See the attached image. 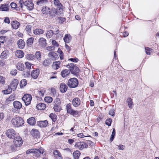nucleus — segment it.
Returning <instances> with one entry per match:
<instances>
[{"instance_id": "f257e3e1", "label": "nucleus", "mask_w": 159, "mask_h": 159, "mask_svg": "<svg viewBox=\"0 0 159 159\" xmlns=\"http://www.w3.org/2000/svg\"><path fill=\"white\" fill-rule=\"evenodd\" d=\"M11 122L14 125L19 127L24 124V121L21 117L17 116L12 118L11 120Z\"/></svg>"}, {"instance_id": "f03ea898", "label": "nucleus", "mask_w": 159, "mask_h": 159, "mask_svg": "<svg viewBox=\"0 0 159 159\" xmlns=\"http://www.w3.org/2000/svg\"><path fill=\"white\" fill-rule=\"evenodd\" d=\"M44 152V149L41 148L39 149H33L28 150L27 151L26 154H28L30 153H34V156L38 157L41 154H43Z\"/></svg>"}, {"instance_id": "7ed1b4c3", "label": "nucleus", "mask_w": 159, "mask_h": 159, "mask_svg": "<svg viewBox=\"0 0 159 159\" xmlns=\"http://www.w3.org/2000/svg\"><path fill=\"white\" fill-rule=\"evenodd\" d=\"M78 80L75 78H73L69 80L67 85L69 87L71 88L76 87L78 85Z\"/></svg>"}, {"instance_id": "20e7f679", "label": "nucleus", "mask_w": 159, "mask_h": 159, "mask_svg": "<svg viewBox=\"0 0 159 159\" xmlns=\"http://www.w3.org/2000/svg\"><path fill=\"white\" fill-rule=\"evenodd\" d=\"M54 109L56 112H59L61 110V101L59 98H57L54 101Z\"/></svg>"}, {"instance_id": "39448f33", "label": "nucleus", "mask_w": 159, "mask_h": 159, "mask_svg": "<svg viewBox=\"0 0 159 159\" xmlns=\"http://www.w3.org/2000/svg\"><path fill=\"white\" fill-rule=\"evenodd\" d=\"M22 99L24 101L26 105H28L30 103L32 100L31 96L30 94H25L23 97Z\"/></svg>"}, {"instance_id": "423d86ee", "label": "nucleus", "mask_w": 159, "mask_h": 159, "mask_svg": "<svg viewBox=\"0 0 159 159\" xmlns=\"http://www.w3.org/2000/svg\"><path fill=\"white\" fill-rule=\"evenodd\" d=\"M75 146L77 148L81 150L84 148H87L88 145L87 143L83 142H80L76 143Z\"/></svg>"}, {"instance_id": "0eeeda50", "label": "nucleus", "mask_w": 159, "mask_h": 159, "mask_svg": "<svg viewBox=\"0 0 159 159\" xmlns=\"http://www.w3.org/2000/svg\"><path fill=\"white\" fill-rule=\"evenodd\" d=\"M7 136L10 139H13L16 135V133L15 130L12 129H8L6 133Z\"/></svg>"}, {"instance_id": "6e6552de", "label": "nucleus", "mask_w": 159, "mask_h": 159, "mask_svg": "<svg viewBox=\"0 0 159 159\" xmlns=\"http://www.w3.org/2000/svg\"><path fill=\"white\" fill-rule=\"evenodd\" d=\"M14 143L16 146L20 147L22 144V138L19 136L14 138Z\"/></svg>"}, {"instance_id": "1a4fd4ad", "label": "nucleus", "mask_w": 159, "mask_h": 159, "mask_svg": "<svg viewBox=\"0 0 159 159\" xmlns=\"http://www.w3.org/2000/svg\"><path fill=\"white\" fill-rule=\"evenodd\" d=\"M24 6L26 7L28 10H31L34 7V4L31 1H26L24 2Z\"/></svg>"}, {"instance_id": "9d476101", "label": "nucleus", "mask_w": 159, "mask_h": 159, "mask_svg": "<svg viewBox=\"0 0 159 159\" xmlns=\"http://www.w3.org/2000/svg\"><path fill=\"white\" fill-rule=\"evenodd\" d=\"M18 84V81L16 79H14L10 84V85L13 89V91H14L16 89Z\"/></svg>"}, {"instance_id": "9b49d317", "label": "nucleus", "mask_w": 159, "mask_h": 159, "mask_svg": "<svg viewBox=\"0 0 159 159\" xmlns=\"http://www.w3.org/2000/svg\"><path fill=\"white\" fill-rule=\"evenodd\" d=\"M68 87L64 83H62L60 84V90L62 93H64L66 92L67 89Z\"/></svg>"}, {"instance_id": "f8f14e48", "label": "nucleus", "mask_w": 159, "mask_h": 159, "mask_svg": "<svg viewBox=\"0 0 159 159\" xmlns=\"http://www.w3.org/2000/svg\"><path fill=\"white\" fill-rule=\"evenodd\" d=\"M48 56L53 61L56 60L58 58V56L55 52H50L48 54Z\"/></svg>"}, {"instance_id": "ddd939ff", "label": "nucleus", "mask_w": 159, "mask_h": 159, "mask_svg": "<svg viewBox=\"0 0 159 159\" xmlns=\"http://www.w3.org/2000/svg\"><path fill=\"white\" fill-rule=\"evenodd\" d=\"M13 106L16 110L18 111L22 107L21 103L18 101H15L13 103Z\"/></svg>"}, {"instance_id": "4468645a", "label": "nucleus", "mask_w": 159, "mask_h": 159, "mask_svg": "<svg viewBox=\"0 0 159 159\" xmlns=\"http://www.w3.org/2000/svg\"><path fill=\"white\" fill-rule=\"evenodd\" d=\"M31 133L32 136L35 138H39L40 136V133L39 131L36 129H32L31 131Z\"/></svg>"}, {"instance_id": "2eb2a0df", "label": "nucleus", "mask_w": 159, "mask_h": 159, "mask_svg": "<svg viewBox=\"0 0 159 159\" xmlns=\"http://www.w3.org/2000/svg\"><path fill=\"white\" fill-rule=\"evenodd\" d=\"M72 103L74 107H78L80 104V100L78 98H75L72 101Z\"/></svg>"}, {"instance_id": "dca6fc26", "label": "nucleus", "mask_w": 159, "mask_h": 159, "mask_svg": "<svg viewBox=\"0 0 159 159\" xmlns=\"http://www.w3.org/2000/svg\"><path fill=\"white\" fill-rule=\"evenodd\" d=\"M39 73V70L37 69L32 71L31 73V76L33 78L36 79L38 77Z\"/></svg>"}, {"instance_id": "f3484780", "label": "nucleus", "mask_w": 159, "mask_h": 159, "mask_svg": "<svg viewBox=\"0 0 159 159\" xmlns=\"http://www.w3.org/2000/svg\"><path fill=\"white\" fill-rule=\"evenodd\" d=\"M48 124V122L47 120L40 121L37 123L38 125L41 127H44L46 126Z\"/></svg>"}, {"instance_id": "a211bd4d", "label": "nucleus", "mask_w": 159, "mask_h": 159, "mask_svg": "<svg viewBox=\"0 0 159 159\" xmlns=\"http://www.w3.org/2000/svg\"><path fill=\"white\" fill-rule=\"evenodd\" d=\"M39 43L42 47H44L46 46V40L44 38H40L39 39Z\"/></svg>"}, {"instance_id": "6ab92c4d", "label": "nucleus", "mask_w": 159, "mask_h": 159, "mask_svg": "<svg viewBox=\"0 0 159 159\" xmlns=\"http://www.w3.org/2000/svg\"><path fill=\"white\" fill-rule=\"evenodd\" d=\"M49 14L52 18L55 17L56 16V15H57L56 10L54 8H52V9H50V11H49Z\"/></svg>"}, {"instance_id": "aec40b11", "label": "nucleus", "mask_w": 159, "mask_h": 159, "mask_svg": "<svg viewBox=\"0 0 159 159\" xmlns=\"http://www.w3.org/2000/svg\"><path fill=\"white\" fill-rule=\"evenodd\" d=\"M15 55L17 57L21 58L24 57V53L21 50H19L16 52Z\"/></svg>"}, {"instance_id": "412c9836", "label": "nucleus", "mask_w": 159, "mask_h": 159, "mask_svg": "<svg viewBox=\"0 0 159 159\" xmlns=\"http://www.w3.org/2000/svg\"><path fill=\"white\" fill-rule=\"evenodd\" d=\"M53 153L54 156L57 159H62L61 154L58 150L54 151Z\"/></svg>"}, {"instance_id": "4be33fe9", "label": "nucleus", "mask_w": 159, "mask_h": 159, "mask_svg": "<svg viewBox=\"0 0 159 159\" xmlns=\"http://www.w3.org/2000/svg\"><path fill=\"white\" fill-rule=\"evenodd\" d=\"M27 121L28 124L31 125H34L36 123L35 119L34 117L29 118L27 120Z\"/></svg>"}, {"instance_id": "5701e85b", "label": "nucleus", "mask_w": 159, "mask_h": 159, "mask_svg": "<svg viewBox=\"0 0 159 159\" xmlns=\"http://www.w3.org/2000/svg\"><path fill=\"white\" fill-rule=\"evenodd\" d=\"M17 45L19 48L22 49L25 46V43L23 40L20 39L18 41Z\"/></svg>"}, {"instance_id": "b1692460", "label": "nucleus", "mask_w": 159, "mask_h": 159, "mask_svg": "<svg viewBox=\"0 0 159 159\" xmlns=\"http://www.w3.org/2000/svg\"><path fill=\"white\" fill-rule=\"evenodd\" d=\"M20 23L17 21H13L11 23L12 27L15 29H18L20 25Z\"/></svg>"}, {"instance_id": "393cba45", "label": "nucleus", "mask_w": 159, "mask_h": 159, "mask_svg": "<svg viewBox=\"0 0 159 159\" xmlns=\"http://www.w3.org/2000/svg\"><path fill=\"white\" fill-rule=\"evenodd\" d=\"M61 63L59 61L54 62L52 64L53 68L55 70L58 69Z\"/></svg>"}, {"instance_id": "a878e982", "label": "nucleus", "mask_w": 159, "mask_h": 159, "mask_svg": "<svg viewBox=\"0 0 159 159\" xmlns=\"http://www.w3.org/2000/svg\"><path fill=\"white\" fill-rule=\"evenodd\" d=\"M9 5L8 4H3L1 5L0 9L2 11H7L9 10Z\"/></svg>"}, {"instance_id": "bb28decb", "label": "nucleus", "mask_w": 159, "mask_h": 159, "mask_svg": "<svg viewBox=\"0 0 159 159\" xmlns=\"http://www.w3.org/2000/svg\"><path fill=\"white\" fill-rule=\"evenodd\" d=\"M36 107L38 110H43L46 107V105L43 103H39L37 105Z\"/></svg>"}, {"instance_id": "cd10ccee", "label": "nucleus", "mask_w": 159, "mask_h": 159, "mask_svg": "<svg viewBox=\"0 0 159 159\" xmlns=\"http://www.w3.org/2000/svg\"><path fill=\"white\" fill-rule=\"evenodd\" d=\"M50 9L48 7H43L42 9V12L43 14H49V11H50Z\"/></svg>"}, {"instance_id": "c85d7f7f", "label": "nucleus", "mask_w": 159, "mask_h": 159, "mask_svg": "<svg viewBox=\"0 0 159 159\" xmlns=\"http://www.w3.org/2000/svg\"><path fill=\"white\" fill-rule=\"evenodd\" d=\"M17 69L20 70H23L24 69V65L23 63L18 62L16 65Z\"/></svg>"}, {"instance_id": "c756f323", "label": "nucleus", "mask_w": 159, "mask_h": 159, "mask_svg": "<svg viewBox=\"0 0 159 159\" xmlns=\"http://www.w3.org/2000/svg\"><path fill=\"white\" fill-rule=\"evenodd\" d=\"M75 65L73 63L69 64L67 65L66 67L69 69L70 72L72 73H74V68Z\"/></svg>"}, {"instance_id": "7c9ffc66", "label": "nucleus", "mask_w": 159, "mask_h": 159, "mask_svg": "<svg viewBox=\"0 0 159 159\" xmlns=\"http://www.w3.org/2000/svg\"><path fill=\"white\" fill-rule=\"evenodd\" d=\"M52 63L51 61V60L49 59H47L45 60L43 63V64L44 66H48L50 65Z\"/></svg>"}, {"instance_id": "2f4dec72", "label": "nucleus", "mask_w": 159, "mask_h": 159, "mask_svg": "<svg viewBox=\"0 0 159 159\" xmlns=\"http://www.w3.org/2000/svg\"><path fill=\"white\" fill-rule=\"evenodd\" d=\"M70 73V71L69 70L67 69H65L62 71L61 72V75L63 77H65L68 75Z\"/></svg>"}, {"instance_id": "473e14b6", "label": "nucleus", "mask_w": 159, "mask_h": 159, "mask_svg": "<svg viewBox=\"0 0 159 159\" xmlns=\"http://www.w3.org/2000/svg\"><path fill=\"white\" fill-rule=\"evenodd\" d=\"M44 30L40 29H36L34 31V33L36 35H39L43 33Z\"/></svg>"}, {"instance_id": "72a5a7b5", "label": "nucleus", "mask_w": 159, "mask_h": 159, "mask_svg": "<svg viewBox=\"0 0 159 159\" xmlns=\"http://www.w3.org/2000/svg\"><path fill=\"white\" fill-rule=\"evenodd\" d=\"M66 108L67 110V113L70 114L74 110L71 108V105L70 103L67 104L66 106Z\"/></svg>"}, {"instance_id": "f704fd0d", "label": "nucleus", "mask_w": 159, "mask_h": 159, "mask_svg": "<svg viewBox=\"0 0 159 159\" xmlns=\"http://www.w3.org/2000/svg\"><path fill=\"white\" fill-rule=\"evenodd\" d=\"M12 90H13V89L9 85L8 86L7 89L6 90L3 91V92L5 94H8L11 93Z\"/></svg>"}, {"instance_id": "c9c22d12", "label": "nucleus", "mask_w": 159, "mask_h": 159, "mask_svg": "<svg viewBox=\"0 0 159 159\" xmlns=\"http://www.w3.org/2000/svg\"><path fill=\"white\" fill-rule=\"evenodd\" d=\"M80 153L78 150H76L74 152L73 154V155L74 159H78Z\"/></svg>"}, {"instance_id": "e433bc0d", "label": "nucleus", "mask_w": 159, "mask_h": 159, "mask_svg": "<svg viewBox=\"0 0 159 159\" xmlns=\"http://www.w3.org/2000/svg\"><path fill=\"white\" fill-rule=\"evenodd\" d=\"M48 2V0H39L37 2V4L38 5L42 6L47 3Z\"/></svg>"}, {"instance_id": "4c0bfd02", "label": "nucleus", "mask_w": 159, "mask_h": 159, "mask_svg": "<svg viewBox=\"0 0 159 159\" xmlns=\"http://www.w3.org/2000/svg\"><path fill=\"white\" fill-rule=\"evenodd\" d=\"M127 102L128 103L129 107L130 109L132 108L133 107V104L131 98H128L127 99Z\"/></svg>"}, {"instance_id": "58836bf2", "label": "nucleus", "mask_w": 159, "mask_h": 159, "mask_svg": "<svg viewBox=\"0 0 159 159\" xmlns=\"http://www.w3.org/2000/svg\"><path fill=\"white\" fill-rule=\"evenodd\" d=\"M53 34V32L52 30H48L46 34V36L47 38H51Z\"/></svg>"}, {"instance_id": "ea45409f", "label": "nucleus", "mask_w": 159, "mask_h": 159, "mask_svg": "<svg viewBox=\"0 0 159 159\" xmlns=\"http://www.w3.org/2000/svg\"><path fill=\"white\" fill-rule=\"evenodd\" d=\"M49 117L53 122H55L57 119V116L54 113H51L49 115Z\"/></svg>"}, {"instance_id": "a19ab883", "label": "nucleus", "mask_w": 159, "mask_h": 159, "mask_svg": "<svg viewBox=\"0 0 159 159\" xmlns=\"http://www.w3.org/2000/svg\"><path fill=\"white\" fill-rule=\"evenodd\" d=\"M8 53V52L7 51H3L1 54V57L2 59H6Z\"/></svg>"}, {"instance_id": "79ce46f5", "label": "nucleus", "mask_w": 159, "mask_h": 159, "mask_svg": "<svg viewBox=\"0 0 159 159\" xmlns=\"http://www.w3.org/2000/svg\"><path fill=\"white\" fill-rule=\"evenodd\" d=\"M27 84V83L26 80L25 79H23L20 81V87L22 88L25 86Z\"/></svg>"}, {"instance_id": "37998d69", "label": "nucleus", "mask_w": 159, "mask_h": 159, "mask_svg": "<svg viewBox=\"0 0 159 159\" xmlns=\"http://www.w3.org/2000/svg\"><path fill=\"white\" fill-rule=\"evenodd\" d=\"M53 2L55 6L58 7H59L62 6L61 4L58 0H54Z\"/></svg>"}, {"instance_id": "c03bdc74", "label": "nucleus", "mask_w": 159, "mask_h": 159, "mask_svg": "<svg viewBox=\"0 0 159 159\" xmlns=\"http://www.w3.org/2000/svg\"><path fill=\"white\" fill-rule=\"evenodd\" d=\"M15 95L14 94L11 95L6 100L7 102L11 101L14 100L15 99Z\"/></svg>"}, {"instance_id": "a18cd8bd", "label": "nucleus", "mask_w": 159, "mask_h": 159, "mask_svg": "<svg viewBox=\"0 0 159 159\" xmlns=\"http://www.w3.org/2000/svg\"><path fill=\"white\" fill-rule=\"evenodd\" d=\"M44 100L46 102L50 103L52 101V98L50 97H46L44 98Z\"/></svg>"}, {"instance_id": "49530a36", "label": "nucleus", "mask_w": 159, "mask_h": 159, "mask_svg": "<svg viewBox=\"0 0 159 159\" xmlns=\"http://www.w3.org/2000/svg\"><path fill=\"white\" fill-rule=\"evenodd\" d=\"M71 115L75 117H77L79 115V112L77 111L73 110L71 113Z\"/></svg>"}, {"instance_id": "de8ad7c7", "label": "nucleus", "mask_w": 159, "mask_h": 159, "mask_svg": "<svg viewBox=\"0 0 159 159\" xmlns=\"http://www.w3.org/2000/svg\"><path fill=\"white\" fill-rule=\"evenodd\" d=\"M35 56L37 59H40L41 57V53L39 51H37L36 52Z\"/></svg>"}, {"instance_id": "09e8293b", "label": "nucleus", "mask_w": 159, "mask_h": 159, "mask_svg": "<svg viewBox=\"0 0 159 159\" xmlns=\"http://www.w3.org/2000/svg\"><path fill=\"white\" fill-rule=\"evenodd\" d=\"M34 57L32 54H28L27 55L26 58L28 60H32L34 59Z\"/></svg>"}, {"instance_id": "8fccbe9b", "label": "nucleus", "mask_w": 159, "mask_h": 159, "mask_svg": "<svg viewBox=\"0 0 159 159\" xmlns=\"http://www.w3.org/2000/svg\"><path fill=\"white\" fill-rule=\"evenodd\" d=\"M19 147L16 146L15 144L14 145H11L10 147L11 150L12 151H15L17 150L18 149L17 148Z\"/></svg>"}, {"instance_id": "3c124183", "label": "nucleus", "mask_w": 159, "mask_h": 159, "mask_svg": "<svg viewBox=\"0 0 159 159\" xmlns=\"http://www.w3.org/2000/svg\"><path fill=\"white\" fill-rule=\"evenodd\" d=\"M145 50L146 53L148 55H150L151 53L152 52V50L151 48L148 47L145 48Z\"/></svg>"}, {"instance_id": "603ef678", "label": "nucleus", "mask_w": 159, "mask_h": 159, "mask_svg": "<svg viewBox=\"0 0 159 159\" xmlns=\"http://www.w3.org/2000/svg\"><path fill=\"white\" fill-rule=\"evenodd\" d=\"M5 83V78L0 75V84L4 85Z\"/></svg>"}, {"instance_id": "864d4df0", "label": "nucleus", "mask_w": 159, "mask_h": 159, "mask_svg": "<svg viewBox=\"0 0 159 159\" xmlns=\"http://www.w3.org/2000/svg\"><path fill=\"white\" fill-rule=\"evenodd\" d=\"M34 38L32 37L30 38L27 40V44L28 45H31L34 41Z\"/></svg>"}, {"instance_id": "5fc2aeb1", "label": "nucleus", "mask_w": 159, "mask_h": 159, "mask_svg": "<svg viewBox=\"0 0 159 159\" xmlns=\"http://www.w3.org/2000/svg\"><path fill=\"white\" fill-rule=\"evenodd\" d=\"M64 40L66 43H68L70 42V39L68 37V34H66L65 37L64 38Z\"/></svg>"}, {"instance_id": "6e6d98bb", "label": "nucleus", "mask_w": 159, "mask_h": 159, "mask_svg": "<svg viewBox=\"0 0 159 159\" xmlns=\"http://www.w3.org/2000/svg\"><path fill=\"white\" fill-rule=\"evenodd\" d=\"M55 9L56 10L57 14H61L63 13V9L61 7H58Z\"/></svg>"}, {"instance_id": "4d7b16f0", "label": "nucleus", "mask_w": 159, "mask_h": 159, "mask_svg": "<svg viewBox=\"0 0 159 159\" xmlns=\"http://www.w3.org/2000/svg\"><path fill=\"white\" fill-rule=\"evenodd\" d=\"M115 135V130L114 129H113V130L112 132V134L111 135V138L110 139V140L111 142L113 141L114 138V137Z\"/></svg>"}, {"instance_id": "13d9d810", "label": "nucleus", "mask_w": 159, "mask_h": 159, "mask_svg": "<svg viewBox=\"0 0 159 159\" xmlns=\"http://www.w3.org/2000/svg\"><path fill=\"white\" fill-rule=\"evenodd\" d=\"M45 91V90L43 89H40L38 91V93L40 96H43Z\"/></svg>"}, {"instance_id": "bf43d9fd", "label": "nucleus", "mask_w": 159, "mask_h": 159, "mask_svg": "<svg viewBox=\"0 0 159 159\" xmlns=\"http://www.w3.org/2000/svg\"><path fill=\"white\" fill-rule=\"evenodd\" d=\"M112 122V119L111 118H109L106 121V124L108 126H110Z\"/></svg>"}, {"instance_id": "052dcab7", "label": "nucleus", "mask_w": 159, "mask_h": 159, "mask_svg": "<svg viewBox=\"0 0 159 159\" xmlns=\"http://www.w3.org/2000/svg\"><path fill=\"white\" fill-rule=\"evenodd\" d=\"M56 20H59V22L60 23H62L65 21L66 19L65 18L58 17L56 18Z\"/></svg>"}, {"instance_id": "680f3d73", "label": "nucleus", "mask_w": 159, "mask_h": 159, "mask_svg": "<svg viewBox=\"0 0 159 159\" xmlns=\"http://www.w3.org/2000/svg\"><path fill=\"white\" fill-rule=\"evenodd\" d=\"M26 68L28 69H31L32 64L28 62H26L25 63Z\"/></svg>"}, {"instance_id": "e2e57ef3", "label": "nucleus", "mask_w": 159, "mask_h": 159, "mask_svg": "<svg viewBox=\"0 0 159 159\" xmlns=\"http://www.w3.org/2000/svg\"><path fill=\"white\" fill-rule=\"evenodd\" d=\"M31 26L30 25H28L26 26L25 30L28 33H30L31 31Z\"/></svg>"}, {"instance_id": "0e129e2a", "label": "nucleus", "mask_w": 159, "mask_h": 159, "mask_svg": "<svg viewBox=\"0 0 159 159\" xmlns=\"http://www.w3.org/2000/svg\"><path fill=\"white\" fill-rule=\"evenodd\" d=\"M6 38V37H5L4 36H0V43H4L5 41V38Z\"/></svg>"}, {"instance_id": "69168bd1", "label": "nucleus", "mask_w": 159, "mask_h": 159, "mask_svg": "<svg viewBox=\"0 0 159 159\" xmlns=\"http://www.w3.org/2000/svg\"><path fill=\"white\" fill-rule=\"evenodd\" d=\"M109 114L111 116H114L115 115L114 109H111L109 111Z\"/></svg>"}, {"instance_id": "338daca9", "label": "nucleus", "mask_w": 159, "mask_h": 159, "mask_svg": "<svg viewBox=\"0 0 159 159\" xmlns=\"http://www.w3.org/2000/svg\"><path fill=\"white\" fill-rule=\"evenodd\" d=\"M10 73L13 75H15L17 73V70L16 69L13 70L11 71Z\"/></svg>"}, {"instance_id": "774afa93", "label": "nucleus", "mask_w": 159, "mask_h": 159, "mask_svg": "<svg viewBox=\"0 0 159 159\" xmlns=\"http://www.w3.org/2000/svg\"><path fill=\"white\" fill-rule=\"evenodd\" d=\"M80 72V70L79 68L76 66H75L74 68V73H78Z\"/></svg>"}]
</instances>
